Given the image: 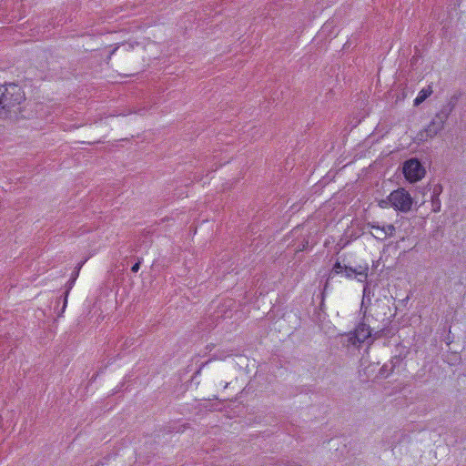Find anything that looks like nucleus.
<instances>
[{
	"mask_svg": "<svg viewBox=\"0 0 466 466\" xmlns=\"http://www.w3.org/2000/svg\"><path fill=\"white\" fill-rule=\"evenodd\" d=\"M395 360H396V362H400V360H400V358H398V357H396V358H395Z\"/></svg>",
	"mask_w": 466,
	"mask_h": 466,
	"instance_id": "15",
	"label": "nucleus"
},
{
	"mask_svg": "<svg viewBox=\"0 0 466 466\" xmlns=\"http://www.w3.org/2000/svg\"><path fill=\"white\" fill-rule=\"evenodd\" d=\"M380 231H383L386 236H392L395 231V228L393 225L383 226L380 227Z\"/></svg>",
	"mask_w": 466,
	"mask_h": 466,
	"instance_id": "12",
	"label": "nucleus"
},
{
	"mask_svg": "<svg viewBox=\"0 0 466 466\" xmlns=\"http://www.w3.org/2000/svg\"><path fill=\"white\" fill-rule=\"evenodd\" d=\"M431 190V206L433 212H439L441 210V200L439 198L440 195L442 192V186L441 184L433 185Z\"/></svg>",
	"mask_w": 466,
	"mask_h": 466,
	"instance_id": "7",
	"label": "nucleus"
},
{
	"mask_svg": "<svg viewBox=\"0 0 466 466\" xmlns=\"http://www.w3.org/2000/svg\"><path fill=\"white\" fill-rule=\"evenodd\" d=\"M381 203H385L386 205H388V203H387V202H385L384 200H381V201H380V204H381Z\"/></svg>",
	"mask_w": 466,
	"mask_h": 466,
	"instance_id": "17",
	"label": "nucleus"
},
{
	"mask_svg": "<svg viewBox=\"0 0 466 466\" xmlns=\"http://www.w3.org/2000/svg\"><path fill=\"white\" fill-rule=\"evenodd\" d=\"M461 96V94L460 92L453 94L448 100L447 105L452 109H454L458 104Z\"/></svg>",
	"mask_w": 466,
	"mask_h": 466,
	"instance_id": "10",
	"label": "nucleus"
},
{
	"mask_svg": "<svg viewBox=\"0 0 466 466\" xmlns=\"http://www.w3.org/2000/svg\"><path fill=\"white\" fill-rule=\"evenodd\" d=\"M366 290H367V288L365 287V288L363 289V292H364V294L366 293Z\"/></svg>",
	"mask_w": 466,
	"mask_h": 466,
	"instance_id": "16",
	"label": "nucleus"
},
{
	"mask_svg": "<svg viewBox=\"0 0 466 466\" xmlns=\"http://www.w3.org/2000/svg\"><path fill=\"white\" fill-rule=\"evenodd\" d=\"M371 335L370 329L364 323L357 326L354 332L350 335L349 340L354 345L358 346L368 339Z\"/></svg>",
	"mask_w": 466,
	"mask_h": 466,
	"instance_id": "5",
	"label": "nucleus"
},
{
	"mask_svg": "<svg viewBox=\"0 0 466 466\" xmlns=\"http://www.w3.org/2000/svg\"><path fill=\"white\" fill-rule=\"evenodd\" d=\"M445 122L446 120L442 119V117L436 114L425 129L426 136L429 137H435L441 130H442Z\"/></svg>",
	"mask_w": 466,
	"mask_h": 466,
	"instance_id": "6",
	"label": "nucleus"
},
{
	"mask_svg": "<svg viewBox=\"0 0 466 466\" xmlns=\"http://www.w3.org/2000/svg\"><path fill=\"white\" fill-rule=\"evenodd\" d=\"M432 86H428L426 88L421 89L419 92L418 96L414 100V106H419L422 102H424L431 94H432Z\"/></svg>",
	"mask_w": 466,
	"mask_h": 466,
	"instance_id": "8",
	"label": "nucleus"
},
{
	"mask_svg": "<svg viewBox=\"0 0 466 466\" xmlns=\"http://www.w3.org/2000/svg\"><path fill=\"white\" fill-rule=\"evenodd\" d=\"M403 174L407 180L410 182H416L420 180L426 170L421 162L418 158H410L403 163Z\"/></svg>",
	"mask_w": 466,
	"mask_h": 466,
	"instance_id": "3",
	"label": "nucleus"
},
{
	"mask_svg": "<svg viewBox=\"0 0 466 466\" xmlns=\"http://www.w3.org/2000/svg\"><path fill=\"white\" fill-rule=\"evenodd\" d=\"M1 102H3V108H10L20 105L25 99V95L22 87L15 83L0 85Z\"/></svg>",
	"mask_w": 466,
	"mask_h": 466,
	"instance_id": "1",
	"label": "nucleus"
},
{
	"mask_svg": "<svg viewBox=\"0 0 466 466\" xmlns=\"http://www.w3.org/2000/svg\"><path fill=\"white\" fill-rule=\"evenodd\" d=\"M392 371V368L388 370L387 364H384L380 370V376H388Z\"/></svg>",
	"mask_w": 466,
	"mask_h": 466,
	"instance_id": "13",
	"label": "nucleus"
},
{
	"mask_svg": "<svg viewBox=\"0 0 466 466\" xmlns=\"http://www.w3.org/2000/svg\"><path fill=\"white\" fill-rule=\"evenodd\" d=\"M454 109H452L451 107H450L447 104L444 105L442 106V108L441 109V111L439 113H437V115H439L441 117H442V119L446 120L449 118V116L451 114V112L453 111Z\"/></svg>",
	"mask_w": 466,
	"mask_h": 466,
	"instance_id": "9",
	"label": "nucleus"
},
{
	"mask_svg": "<svg viewBox=\"0 0 466 466\" xmlns=\"http://www.w3.org/2000/svg\"><path fill=\"white\" fill-rule=\"evenodd\" d=\"M346 266H343L339 261H336L333 265L331 273L333 275H341L344 272V268Z\"/></svg>",
	"mask_w": 466,
	"mask_h": 466,
	"instance_id": "11",
	"label": "nucleus"
},
{
	"mask_svg": "<svg viewBox=\"0 0 466 466\" xmlns=\"http://www.w3.org/2000/svg\"><path fill=\"white\" fill-rule=\"evenodd\" d=\"M139 268H140V263H139V262H137V263H135V264L132 266L131 270H132L133 272H137V271H138V269H139Z\"/></svg>",
	"mask_w": 466,
	"mask_h": 466,
	"instance_id": "14",
	"label": "nucleus"
},
{
	"mask_svg": "<svg viewBox=\"0 0 466 466\" xmlns=\"http://www.w3.org/2000/svg\"><path fill=\"white\" fill-rule=\"evenodd\" d=\"M369 266L367 264L356 267L346 266L343 275L347 279H356L360 282H365L368 278Z\"/></svg>",
	"mask_w": 466,
	"mask_h": 466,
	"instance_id": "4",
	"label": "nucleus"
},
{
	"mask_svg": "<svg viewBox=\"0 0 466 466\" xmlns=\"http://www.w3.org/2000/svg\"><path fill=\"white\" fill-rule=\"evenodd\" d=\"M389 204L395 210L408 212L411 209L413 199L410 193L404 188H399L392 191L388 197Z\"/></svg>",
	"mask_w": 466,
	"mask_h": 466,
	"instance_id": "2",
	"label": "nucleus"
}]
</instances>
